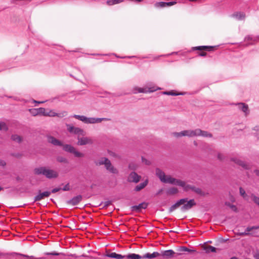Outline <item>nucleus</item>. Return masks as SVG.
<instances>
[{
    "label": "nucleus",
    "mask_w": 259,
    "mask_h": 259,
    "mask_svg": "<svg viewBox=\"0 0 259 259\" xmlns=\"http://www.w3.org/2000/svg\"><path fill=\"white\" fill-rule=\"evenodd\" d=\"M156 175L159 178L160 180L164 183L167 184H173L177 186H181L183 188L185 191H188L192 190L193 185L186 184L184 181L172 178L170 176H166L165 173L160 169L157 168L156 169Z\"/></svg>",
    "instance_id": "obj_1"
},
{
    "label": "nucleus",
    "mask_w": 259,
    "mask_h": 259,
    "mask_svg": "<svg viewBox=\"0 0 259 259\" xmlns=\"http://www.w3.org/2000/svg\"><path fill=\"white\" fill-rule=\"evenodd\" d=\"M34 171L35 174L42 175L49 179L57 178L58 177V173L56 171L44 166L35 168Z\"/></svg>",
    "instance_id": "obj_2"
},
{
    "label": "nucleus",
    "mask_w": 259,
    "mask_h": 259,
    "mask_svg": "<svg viewBox=\"0 0 259 259\" xmlns=\"http://www.w3.org/2000/svg\"><path fill=\"white\" fill-rule=\"evenodd\" d=\"M72 117L77 119L86 124H93L100 123L103 121H108L109 119L107 118H95V117H87L83 115H79L74 114Z\"/></svg>",
    "instance_id": "obj_3"
},
{
    "label": "nucleus",
    "mask_w": 259,
    "mask_h": 259,
    "mask_svg": "<svg viewBox=\"0 0 259 259\" xmlns=\"http://www.w3.org/2000/svg\"><path fill=\"white\" fill-rule=\"evenodd\" d=\"M181 209L182 211H186L191 209L193 206L196 205V203L194 199H190L182 204Z\"/></svg>",
    "instance_id": "obj_4"
},
{
    "label": "nucleus",
    "mask_w": 259,
    "mask_h": 259,
    "mask_svg": "<svg viewBox=\"0 0 259 259\" xmlns=\"http://www.w3.org/2000/svg\"><path fill=\"white\" fill-rule=\"evenodd\" d=\"M51 194V192L50 191L40 192V191H39L38 194L34 197V202L40 201L46 197H48Z\"/></svg>",
    "instance_id": "obj_5"
},
{
    "label": "nucleus",
    "mask_w": 259,
    "mask_h": 259,
    "mask_svg": "<svg viewBox=\"0 0 259 259\" xmlns=\"http://www.w3.org/2000/svg\"><path fill=\"white\" fill-rule=\"evenodd\" d=\"M67 130L71 133H73L78 135H84V131L83 130L79 127H74L70 125H67Z\"/></svg>",
    "instance_id": "obj_6"
},
{
    "label": "nucleus",
    "mask_w": 259,
    "mask_h": 259,
    "mask_svg": "<svg viewBox=\"0 0 259 259\" xmlns=\"http://www.w3.org/2000/svg\"><path fill=\"white\" fill-rule=\"evenodd\" d=\"M141 179V176L138 175L135 172H132L128 176L127 181L130 182H133L137 183L139 182Z\"/></svg>",
    "instance_id": "obj_7"
},
{
    "label": "nucleus",
    "mask_w": 259,
    "mask_h": 259,
    "mask_svg": "<svg viewBox=\"0 0 259 259\" xmlns=\"http://www.w3.org/2000/svg\"><path fill=\"white\" fill-rule=\"evenodd\" d=\"M67 115L66 112H63L60 113H57L54 110H47L45 116L54 117L58 116L59 117H63Z\"/></svg>",
    "instance_id": "obj_8"
},
{
    "label": "nucleus",
    "mask_w": 259,
    "mask_h": 259,
    "mask_svg": "<svg viewBox=\"0 0 259 259\" xmlns=\"http://www.w3.org/2000/svg\"><path fill=\"white\" fill-rule=\"evenodd\" d=\"M187 201V198H183L181 199L179 201H178L176 203H175L174 204L171 205L170 208H169V212H171L173 211H174L175 209H176L177 208H178L180 205H182L183 204H184Z\"/></svg>",
    "instance_id": "obj_9"
},
{
    "label": "nucleus",
    "mask_w": 259,
    "mask_h": 259,
    "mask_svg": "<svg viewBox=\"0 0 259 259\" xmlns=\"http://www.w3.org/2000/svg\"><path fill=\"white\" fill-rule=\"evenodd\" d=\"M231 160L234 162L237 165L241 166L242 167L245 169H248L250 168V165L249 164L246 163L245 162L237 158H232Z\"/></svg>",
    "instance_id": "obj_10"
},
{
    "label": "nucleus",
    "mask_w": 259,
    "mask_h": 259,
    "mask_svg": "<svg viewBox=\"0 0 259 259\" xmlns=\"http://www.w3.org/2000/svg\"><path fill=\"white\" fill-rule=\"evenodd\" d=\"M158 89V88H157L156 87H154L153 88H149L148 89V90H147L146 89L136 87V88H134L133 92L135 94H136L138 93L153 92L156 91Z\"/></svg>",
    "instance_id": "obj_11"
},
{
    "label": "nucleus",
    "mask_w": 259,
    "mask_h": 259,
    "mask_svg": "<svg viewBox=\"0 0 259 259\" xmlns=\"http://www.w3.org/2000/svg\"><path fill=\"white\" fill-rule=\"evenodd\" d=\"M82 196L81 195H78L68 200L67 203V204L73 206L76 205H77L82 200Z\"/></svg>",
    "instance_id": "obj_12"
},
{
    "label": "nucleus",
    "mask_w": 259,
    "mask_h": 259,
    "mask_svg": "<svg viewBox=\"0 0 259 259\" xmlns=\"http://www.w3.org/2000/svg\"><path fill=\"white\" fill-rule=\"evenodd\" d=\"M93 142L91 138L88 137H82L78 138V145H85L87 144H92Z\"/></svg>",
    "instance_id": "obj_13"
},
{
    "label": "nucleus",
    "mask_w": 259,
    "mask_h": 259,
    "mask_svg": "<svg viewBox=\"0 0 259 259\" xmlns=\"http://www.w3.org/2000/svg\"><path fill=\"white\" fill-rule=\"evenodd\" d=\"M148 206V203L142 202L138 205H134L131 207V210L133 211L140 212L143 209H146Z\"/></svg>",
    "instance_id": "obj_14"
},
{
    "label": "nucleus",
    "mask_w": 259,
    "mask_h": 259,
    "mask_svg": "<svg viewBox=\"0 0 259 259\" xmlns=\"http://www.w3.org/2000/svg\"><path fill=\"white\" fill-rule=\"evenodd\" d=\"M105 167L108 171L112 174H117L118 173V170L112 165L109 160L106 163Z\"/></svg>",
    "instance_id": "obj_15"
},
{
    "label": "nucleus",
    "mask_w": 259,
    "mask_h": 259,
    "mask_svg": "<svg viewBox=\"0 0 259 259\" xmlns=\"http://www.w3.org/2000/svg\"><path fill=\"white\" fill-rule=\"evenodd\" d=\"M160 255L162 256L163 257H165L166 258H169L172 257L175 254V251L172 249L166 250L164 251H161L160 253Z\"/></svg>",
    "instance_id": "obj_16"
},
{
    "label": "nucleus",
    "mask_w": 259,
    "mask_h": 259,
    "mask_svg": "<svg viewBox=\"0 0 259 259\" xmlns=\"http://www.w3.org/2000/svg\"><path fill=\"white\" fill-rule=\"evenodd\" d=\"M199 131L196 130V129L194 130H185L183 131V133L182 135H184V136H187L188 137H193L197 136V134H198V132Z\"/></svg>",
    "instance_id": "obj_17"
},
{
    "label": "nucleus",
    "mask_w": 259,
    "mask_h": 259,
    "mask_svg": "<svg viewBox=\"0 0 259 259\" xmlns=\"http://www.w3.org/2000/svg\"><path fill=\"white\" fill-rule=\"evenodd\" d=\"M245 14L243 12H237L231 15V17L234 18L237 20H242L245 18Z\"/></svg>",
    "instance_id": "obj_18"
},
{
    "label": "nucleus",
    "mask_w": 259,
    "mask_h": 259,
    "mask_svg": "<svg viewBox=\"0 0 259 259\" xmlns=\"http://www.w3.org/2000/svg\"><path fill=\"white\" fill-rule=\"evenodd\" d=\"M48 141L49 143L53 144L54 145L59 146H62V143L60 141L52 136H49L48 137Z\"/></svg>",
    "instance_id": "obj_19"
},
{
    "label": "nucleus",
    "mask_w": 259,
    "mask_h": 259,
    "mask_svg": "<svg viewBox=\"0 0 259 259\" xmlns=\"http://www.w3.org/2000/svg\"><path fill=\"white\" fill-rule=\"evenodd\" d=\"M160 255V253L158 252H153L152 253H147L143 256V258H148L149 259L154 258Z\"/></svg>",
    "instance_id": "obj_20"
},
{
    "label": "nucleus",
    "mask_w": 259,
    "mask_h": 259,
    "mask_svg": "<svg viewBox=\"0 0 259 259\" xmlns=\"http://www.w3.org/2000/svg\"><path fill=\"white\" fill-rule=\"evenodd\" d=\"M148 180H146L144 182L140 183V184L137 185L135 188V190L136 191H140L143 188H144L148 184Z\"/></svg>",
    "instance_id": "obj_21"
},
{
    "label": "nucleus",
    "mask_w": 259,
    "mask_h": 259,
    "mask_svg": "<svg viewBox=\"0 0 259 259\" xmlns=\"http://www.w3.org/2000/svg\"><path fill=\"white\" fill-rule=\"evenodd\" d=\"M196 130L199 131L197 134V136H202L203 137H212V135L206 131H202L199 128H197Z\"/></svg>",
    "instance_id": "obj_22"
},
{
    "label": "nucleus",
    "mask_w": 259,
    "mask_h": 259,
    "mask_svg": "<svg viewBox=\"0 0 259 259\" xmlns=\"http://www.w3.org/2000/svg\"><path fill=\"white\" fill-rule=\"evenodd\" d=\"M108 159L107 158L105 157H102L100 158V159L97 160L95 161V164L96 165H105L107 162L108 161Z\"/></svg>",
    "instance_id": "obj_23"
},
{
    "label": "nucleus",
    "mask_w": 259,
    "mask_h": 259,
    "mask_svg": "<svg viewBox=\"0 0 259 259\" xmlns=\"http://www.w3.org/2000/svg\"><path fill=\"white\" fill-rule=\"evenodd\" d=\"M238 108L242 110L245 113H246L248 111V106L242 103H238L237 104Z\"/></svg>",
    "instance_id": "obj_24"
},
{
    "label": "nucleus",
    "mask_w": 259,
    "mask_h": 259,
    "mask_svg": "<svg viewBox=\"0 0 259 259\" xmlns=\"http://www.w3.org/2000/svg\"><path fill=\"white\" fill-rule=\"evenodd\" d=\"M126 258L128 259H141L143 258V256L135 253H131L126 255Z\"/></svg>",
    "instance_id": "obj_25"
},
{
    "label": "nucleus",
    "mask_w": 259,
    "mask_h": 259,
    "mask_svg": "<svg viewBox=\"0 0 259 259\" xmlns=\"http://www.w3.org/2000/svg\"><path fill=\"white\" fill-rule=\"evenodd\" d=\"M213 47H210V46H199V47H196L194 49L195 50H206L210 51L213 49Z\"/></svg>",
    "instance_id": "obj_26"
},
{
    "label": "nucleus",
    "mask_w": 259,
    "mask_h": 259,
    "mask_svg": "<svg viewBox=\"0 0 259 259\" xmlns=\"http://www.w3.org/2000/svg\"><path fill=\"white\" fill-rule=\"evenodd\" d=\"M74 149H75V148L73 146H71L70 145L66 144L63 146L64 150H65V151H67V152H69L71 153H73Z\"/></svg>",
    "instance_id": "obj_27"
},
{
    "label": "nucleus",
    "mask_w": 259,
    "mask_h": 259,
    "mask_svg": "<svg viewBox=\"0 0 259 259\" xmlns=\"http://www.w3.org/2000/svg\"><path fill=\"white\" fill-rule=\"evenodd\" d=\"M11 139L13 141L18 143H20V142H21V141L22 140V138L20 136L17 135H12L11 136Z\"/></svg>",
    "instance_id": "obj_28"
},
{
    "label": "nucleus",
    "mask_w": 259,
    "mask_h": 259,
    "mask_svg": "<svg viewBox=\"0 0 259 259\" xmlns=\"http://www.w3.org/2000/svg\"><path fill=\"white\" fill-rule=\"evenodd\" d=\"M178 192V189L175 187H172L167 190V194L169 195H174Z\"/></svg>",
    "instance_id": "obj_29"
},
{
    "label": "nucleus",
    "mask_w": 259,
    "mask_h": 259,
    "mask_svg": "<svg viewBox=\"0 0 259 259\" xmlns=\"http://www.w3.org/2000/svg\"><path fill=\"white\" fill-rule=\"evenodd\" d=\"M239 192L240 194L243 197V198L244 199L246 200H248V196L246 194L245 190L242 187H240Z\"/></svg>",
    "instance_id": "obj_30"
},
{
    "label": "nucleus",
    "mask_w": 259,
    "mask_h": 259,
    "mask_svg": "<svg viewBox=\"0 0 259 259\" xmlns=\"http://www.w3.org/2000/svg\"><path fill=\"white\" fill-rule=\"evenodd\" d=\"M192 191L200 195H203L204 194L201 189L196 188L194 186H193Z\"/></svg>",
    "instance_id": "obj_31"
},
{
    "label": "nucleus",
    "mask_w": 259,
    "mask_h": 259,
    "mask_svg": "<svg viewBox=\"0 0 259 259\" xmlns=\"http://www.w3.org/2000/svg\"><path fill=\"white\" fill-rule=\"evenodd\" d=\"M178 250L179 251H187L189 252H194L195 251L194 250H192L188 248L187 247L185 246H181L179 249Z\"/></svg>",
    "instance_id": "obj_32"
},
{
    "label": "nucleus",
    "mask_w": 259,
    "mask_h": 259,
    "mask_svg": "<svg viewBox=\"0 0 259 259\" xmlns=\"http://www.w3.org/2000/svg\"><path fill=\"white\" fill-rule=\"evenodd\" d=\"M250 197L252 201L259 207V197L256 196L253 194H251Z\"/></svg>",
    "instance_id": "obj_33"
},
{
    "label": "nucleus",
    "mask_w": 259,
    "mask_h": 259,
    "mask_svg": "<svg viewBox=\"0 0 259 259\" xmlns=\"http://www.w3.org/2000/svg\"><path fill=\"white\" fill-rule=\"evenodd\" d=\"M154 6H155V7L157 8H165V7H166V6H165V2H156L154 4Z\"/></svg>",
    "instance_id": "obj_34"
},
{
    "label": "nucleus",
    "mask_w": 259,
    "mask_h": 259,
    "mask_svg": "<svg viewBox=\"0 0 259 259\" xmlns=\"http://www.w3.org/2000/svg\"><path fill=\"white\" fill-rule=\"evenodd\" d=\"M122 0H108L107 3L109 5H113L121 3Z\"/></svg>",
    "instance_id": "obj_35"
},
{
    "label": "nucleus",
    "mask_w": 259,
    "mask_h": 259,
    "mask_svg": "<svg viewBox=\"0 0 259 259\" xmlns=\"http://www.w3.org/2000/svg\"><path fill=\"white\" fill-rule=\"evenodd\" d=\"M57 161L61 162V163H68L67 159L63 156H58L57 158Z\"/></svg>",
    "instance_id": "obj_36"
},
{
    "label": "nucleus",
    "mask_w": 259,
    "mask_h": 259,
    "mask_svg": "<svg viewBox=\"0 0 259 259\" xmlns=\"http://www.w3.org/2000/svg\"><path fill=\"white\" fill-rule=\"evenodd\" d=\"M163 94L167 95H171V96H178V95H183L184 94V93H175L173 92L172 91H169V92H163Z\"/></svg>",
    "instance_id": "obj_37"
},
{
    "label": "nucleus",
    "mask_w": 259,
    "mask_h": 259,
    "mask_svg": "<svg viewBox=\"0 0 259 259\" xmlns=\"http://www.w3.org/2000/svg\"><path fill=\"white\" fill-rule=\"evenodd\" d=\"M8 130V127L6 124L3 121L0 122V131H6Z\"/></svg>",
    "instance_id": "obj_38"
},
{
    "label": "nucleus",
    "mask_w": 259,
    "mask_h": 259,
    "mask_svg": "<svg viewBox=\"0 0 259 259\" xmlns=\"http://www.w3.org/2000/svg\"><path fill=\"white\" fill-rule=\"evenodd\" d=\"M259 229V226H252V227H248L246 228L245 232L246 233H250V231H252L253 230L255 229Z\"/></svg>",
    "instance_id": "obj_39"
},
{
    "label": "nucleus",
    "mask_w": 259,
    "mask_h": 259,
    "mask_svg": "<svg viewBox=\"0 0 259 259\" xmlns=\"http://www.w3.org/2000/svg\"><path fill=\"white\" fill-rule=\"evenodd\" d=\"M217 250V248L212 246H208L206 248V252H209V251L212 252H215Z\"/></svg>",
    "instance_id": "obj_40"
},
{
    "label": "nucleus",
    "mask_w": 259,
    "mask_h": 259,
    "mask_svg": "<svg viewBox=\"0 0 259 259\" xmlns=\"http://www.w3.org/2000/svg\"><path fill=\"white\" fill-rule=\"evenodd\" d=\"M225 204L230 207L234 211L236 212L237 211V208L236 206L231 204L230 202H226Z\"/></svg>",
    "instance_id": "obj_41"
},
{
    "label": "nucleus",
    "mask_w": 259,
    "mask_h": 259,
    "mask_svg": "<svg viewBox=\"0 0 259 259\" xmlns=\"http://www.w3.org/2000/svg\"><path fill=\"white\" fill-rule=\"evenodd\" d=\"M38 114H41L44 116H45L46 110L44 108H37Z\"/></svg>",
    "instance_id": "obj_42"
},
{
    "label": "nucleus",
    "mask_w": 259,
    "mask_h": 259,
    "mask_svg": "<svg viewBox=\"0 0 259 259\" xmlns=\"http://www.w3.org/2000/svg\"><path fill=\"white\" fill-rule=\"evenodd\" d=\"M29 111H30V113L33 116H36L37 115H38L37 108V109H36V108L30 109H29Z\"/></svg>",
    "instance_id": "obj_43"
},
{
    "label": "nucleus",
    "mask_w": 259,
    "mask_h": 259,
    "mask_svg": "<svg viewBox=\"0 0 259 259\" xmlns=\"http://www.w3.org/2000/svg\"><path fill=\"white\" fill-rule=\"evenodd\" d=\"M74 154L75 156L77 157H81L83 156V154L75 150V149L74 150V151L72 153Z\"/></svg>",
    "instance_id": "obj_44"
},
{
    "label": "nucleus",
    "mask_w": 259,
    "mask_h": 259,
    "mask_svg": "<svg viewBox=\"0 0 259 259\" xmlns=\"http://www.w3.org/2000/svg\"><path fill=\"white\" fill-rule=\"evenodd\" d=\"M182 133H184L183 131H182L181 132H175L172 133V135L175 137L179 138L184 136V135H182Z\"/></svg>",
    "instance_id": "obj_45"
},
{
    "label": "nucleus",
    "mask_w": 259,
    "mask_h": 259,
    "mask_svg": "<svg viewBox=\"0 0 259 259\" xmlns=\"http://www.w3.org/2000/svg\"><path fill=\"white\" fill-rule=\"evenodd\" d=\"M253 130L255 131L256 133H255V136L257 139L259 140V126H255L254 127Z\"/></svg>",
    "instance_id": "obj_46"
},
{
    "label": "nucleus",
    "mask_w": 259,
    "mask_h": 259,
    "mask_svg": "<svg viewBox=\"0 0 259 259\" xmlns=\"http://www.w3.org/2000/svg\"><path fill=\"white\" fill-rule=\"evenodd\" d=\"M177 4L176 2H165V6L166 7H168L172 6Z\"/></svg>",
    "instance_id": "obj_47"
},
{
    "label": "nucleus",
    "mask_w": 259,
    "mask_h": 259,
    "mask_svg": "<svg viewBox=\"0 0 259 259\" xmlns=\"http://www.w3.org/2000/svg\"><path fill=\"white\" fill-rule=\"evenodd\" d=\"M126 258V255H122L120 254L116 253L115 256L114 258L122 259V258Z\"/></svg>",
    "instance_id": "obj_48"
},
{
    "label": "nucleus",
    "mask_w": 259,
    "mask_h": 259,
    "mask_svg": "<svg viewBox=\"0 0 259 259\" xmlns=\"http://www.w3.org/2000/svg\"><path fill=\"white\" fill-rule=\"evenodd\" d=\"M11 155L12 156L15 157L16 158H18L21 157L22 156V154L20 153H11Z\"/></svg>",
    "instance_id": "obj_49"
},
{
    "label": "nucleus",
    "mask_w": 259,
    "mask_h": 259,
    "mask_svg": "<svg viewBox=\"0 0 259 259\" xmlns=\"http://www.w3.org/2000/svg\"><path fill=\"white\" fill-rule=\"evenodd\" d=\"M61 253H57L55 251H54V252H46L45 253V254L46 255H56V256H57V255H59L60 254H61Z\"/></svg>",
    "instance_id": "obj_50"
},
{
    "label": "nucleus",
    "mask_w": 259,
    "mask_h": 259,
    "mask_svg": "<svg viewBox=\"0 0 259 259\" xmlns=\"http://www.w3.org/2000/svg\"><path fill=\"white\" fill-rule=\"evenodd\" d=\"M61 190L63 191H69L70 190V186L69 184L67 183L65 186L63 188H61Z\"/></svg>",
    "instance_id": "obj_51"
},
{
    "label": "nucleus",
    "mask_w": 259,
    "mask_h": 259,
    "mask_svg": "<svg viewBox=\"0 0 259 259\" xmlns=\"http://www.w3.org/2000/svg\"><path fill=\"white\" fill-rule=\"evenodd\" d=\"M137 167V166L133 163H130L128 165L129 168L133 170L136 169Z\"/></svg>",
    "instance_id": "obj_52"
},
{
    "label": "nucleus",
    "mask_w": 259,
    "mask_h": 259,
    "mask_svg": "<svg viewBox=\"0 0 259 259\" xmlns=\"http://www.w3.org/2000/svg\"><path fill=\"white\" fill-rule=\"evenodd\" d=\"M239 236H247V235H251L252 234L250 233H246L245 231L244 232H240L238 234Z\"/></svg>",
    "instance_id": "obj_53"
},
{
    "label": "nucleus",
    "mask_w": 259,
    "mask_h": 259,
    "mask_svg": "<svg viewBox=\"0 0 259 259\" xmlns=\"http://www.w3.org/2000/svg\"><path fill=\"white\" fill-rule=\"evenodd\" d=\"M116 253V252H111L110 253L107 254L106 256L110 258H115Z\"/></svg>",
    "instance_id": "obj_54"
},
{
    "label": "nucleus",
    "mask_w": 259,
    "mask_h": 259,
    "mask_svg": "<svg viewBox=\"0 0 259 259\" xmlns=\"http://www.w3.org/2000/svg\"><path fill=\"white\" fill-rule=\"evenodd\" d=\"M61 190V188H55L53 189L51 192L52 193H55Z\"/></svg>",
    "instance_id": "obj_55"
},
{
    "label": "nucleus",
    "mask_w": 259,
    "mask_h": 259,
    "mask_svg": "<svg viewBox=\"0 0 259 259\" xmlns=\"http://www.w3.org/2000/svg\"><path fill=\"white\" fill-rule=\"evenodd\" d=\"M103 207H107L108 206H109V205L111 204V201H105L103 203Z\"/></svg>",
    "instance_id": "obj_56"
},
{
    "label": "nucleus",
    "mask_w": 259,
    "mask_h": 259,
    "mask_svg": "<svg viewBox=\"0 0 259 259\" xmlns=\"http://www.w3.org/2000/svg\"><path fill=\"white\" fill-rule=\"evenodd\" d=\"M6 165V162L4 160L0 159V166L4 167Z\"/></svg>",
    "instance_id": "obj_57"
},
{
    "label": "nucleus",
    "mask_w": 259,
    "mask_h": 259,
    "mask_svg": "<svg viewBox=\"0 0 259 259\" xmlns=\"http://www.w3.org/2000/svg\"><path fill=\"white\" fill-rule=\"evenodd\" d=\"M142 162L145 163L146 164L149 165L150 164V162L149 161H148L147 159H146L145 158L142 157Z\"/></svg>",
    "instance_id": "obj_58"
},
{
    "label": "nucleus",
    "mask_w": 259,
    "mask_h": 259,
    "mask_svg": "<svg viewBox=\"0 0 259 259\" xmlns=\"http://www.w3.org/2000/svg\"><path fill=\"white\" fill-rule=\"evenodd\" d=\"M218 159H219L220 160H222L223 159V155L222 154H218Z\"/></svg>",
    "instance_id": "obj_59"
},
{
    "label": "nucleus",
    "mask_w": 259,
    "mask_h": 259,
    "mask_svg": "<svg viewBox=\"0 0 259 259\" xmlns=\"http://www.w3.org/2000/svg\"><path fill=\"white\" fill-rule=\"evenodd\" d=\"M254 257L255 259H259V252H256L254 255Z\"/></svg>",
    "instance_id": "obj_60"
},
{
    "label": "nucleus",
    "mask_w": 259,
    "mask_h": 259,
    "mask_svg": "<svg viewBox=\"0 0 259 259\" xmlns=\"http://www.w3.org/2000/svg\"><path fill=\"white\" fill-rule=\"evenodd\" d=\"M206 55V53L205 52H201L199 54V56H205Z\"/></svg>",
    "instance_id": "obj_61"
},
{
    "label": "nucleus",
    "mask_w": 259,
    "mask_h": 259,
    "mask_svg": "<svg viewBox=\"0 0 259 259\" xmlns=\"http://www.w3.org/2000/svg\"><path fill=\"white\" fill-rule=\"evenodd\" d=\"M20 255H22V256H23L24 257H31V258H33V256H29L28 255H24V254H19Z\"/></svg>",
    "instance_id": "obj_62"
},
{
    "label": "nucleus",
    "mask_w": 259,
    "mask_h": 259,
    "mask_svg": "<svg viewBox=\"0 0 259 259\" xmlns=\"http://www.w3.org/2000/svg\"><path fill=\"white\" fill-rule=\"evenodd\" d=\"M33 102L36 103H38V104H40V103H44L45 101H35V100H33Z\"/></svg>",
    "instance_id": "obj_63"
},
{
    "label": "nucleus",
    "mask_w": 259,
    "mask_h": 259,
    "mask_svg": "<svg viewBox=\"0 0 259 259\" xmlns=\"http://www.w3.org/2000/svg\"><path fill=\"white\" fill-rule=\"evenodd\" d=\"M254 172H255V174L257 176H259V170H257V169L255 170H254Z\"/></svg>",
    "instance_id": "obj_64"
}]
</instances>
